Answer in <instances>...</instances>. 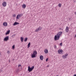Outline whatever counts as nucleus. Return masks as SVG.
I'll use <instances>...</instances> for the list:
<instances>
[{
	"label": "nucleus",
	"instance_id": "ddd939ff",
	"mask_svg": "<svg viewBox=\"0 0 76 76\" xmlns=\"http://www.w3.org/2000/svg\"><path fill=\"white\" fill-rule=\"evenodd\" d=\"M45 53V54H47L48 53V49H45L44 51Z\"/></svg>",
	"mask_w": 76,
	"mask_h": 76
},
{
	"label": "nucleus",
	"instance_id": "b1692460",
	"mask_svg": "<svg viewBox=\"0 0 76 76\" xmlns=\"http://www.w3.org/2000/svg\"><path fill=\"white\" fill-rule=\"evenodd\" d=\"M54 48H57V46H56V45H55L54 46Z\"/></svg>",
	"mask_w": 76,
	"mask_h": 76
},
{
	"label": "nucleus",
	"instance_id": "f03ea898",
	"mask_svg": "<svg viewBox=\"0 0 76 76\" xmlns=\"http://www.w3.org/2000/svg\"><path fill=\"white\" fill-rule=\"evenodd\" d=\"M37 52L36 50H34L33 52V53L31 55L32 58H35L36 57V55L37 54Z\"/></svg>",
	"mask_w": 76,
	"mask_h": 76
},
{
	"label": "nucleus",
	"instance_id": "4468645a",
	"mask_svg": "<svg viewBox=\"0 0 76 76\" xmlns=\"http://www.w3.org/2000/svg\"><path fill=\"white\" fill-rule=\"evenodd\" d=\"M40 58L41 60H42L44 59V57H43V56H40Z\"/></svg>",
	"mask_w": 76,
	"mask_h": 76
},
{
	"label": "nucleus",
	"instance_id": "9b49d317",
	"mask_svg": "<svg viewBox=\"0 0 76 76\" xmlns=\"http://www.w3.org/2000/svg\"><path fill=\"white\" fill-rule=\"evenodd\" d=\"M66 32H69V27H68V26L66 27Z\"/></svg>",
	"mask_w": 76,
	"mask_h": 76
},
{
	"label": "nucleus",
	"instance_id": "c756f323",
	"mask_svg": "<svg viewBox=\"0 0 76 76\" xmlns=\"http://www.w3.org/2000/svg\"><path fill=\"white\" fill-rule=\"evenodd\" d=\"M2 72V70L1 69H0V73H1Z\"/></svg>",
	"mask_w": 76,
	"mask_h": 76
},
{
	"label": "nucleus",
	"instance_id": "423d86ee",
	"mask_svg": "<svg viewBox=\"0 0 76 76\" xmlns=\"http://www.w3.org/2000/svg\"><path fill=\"white\" fill-rule=\"evenodd\" d=\"M68 56V54L66 53V54L63 55L62 56V57H63V58H64V59L66 58H67V56Z\"/></svg>",
	"mask_w": 76,
	"mask_h": 76
},
{
	"label": "nucleus",
	"instance_id": "2eb2a0df",
	"mask_svg": "<svg viewBox=\"0 0 76 76\" xmlns=\"http://www.w3.org/2000/svg\"><path fill=\"white\" fill-rule=\"evenodd\" d=\"M20 15H19V14H18L17 15V16L16 17V19H19L20 18Z\"/></svg>",
	"mask_w": 76,
	"mask_h": 76
},
{
	"label": "nucleus",
	"instance_id": "a878e982",
	"mask_svg": "<svg viewBox=\"0 0 76 76\" xmlns=\"http://www.w3.org/2000/svg\"><path fill=\"white\" fill-rule=\"evenodd\" d=\"M48 58H47L46 59V61H48Z\"/></svg>",
	"mask_w": 76,
	"mask_h": 76
},
{
	"label": "nucleus",
	"instance_id": "9d476101",
	"mask_svg": "<svg viewBox=\"0 0 76 76\" xmlns=\"http://www.w3.org/2000/svg\"><path fill=\"white\" fill-rule=\"evenodd\" d=\"M3 25L5 26H7V23L6 22H4L3 23Z\"/></svg>",
	"mask_w": 76,
	"mask_h": 76
},
{
	"label": "nucleus",
	"instance_id": "f3484780",
	"mask_svg": "<svg viewBox=\"0 0 76 76\" xmlns=\"http://www.w3.org/2000/svg\"><path fill=\"white\" fill-rule=\"evenodd\" d=\"M26 5L25 4H23V6L22 7L23 8V9H25V8H26Z\"/></svg>",
	"mask_w": 76,
	"mask_h": 76
},
{
	"label": "nucleus",
	"instance_id": "20e7f679",
	"mask_svg": "<svg viewBox=\"0 0 76 76\" xmlns=\"http://www.w3.org/2000/svg\"><path fill=\"white\" fill-rule=\"evenodd\" d=\"M41 29H42V27L40 26V27H39L38 28H37L36 30L35 31L36 32H38L39 31L41 30Z\"/></svg>",
	"mask_w": 76,
	"mask_h": 76
},
{
	"label": "nucleus",
	"instance_id": "dca6fc26",
	"mask_svg": "<svg viewBox=\"0 0 76 76\" xmlns=\"http://www.w3.org/2000/svg\"><path fill=\"white\" fill-rule=\"evenodd\" d=\"M20 40H21V41L22 42H23V38L22 37H21L20 38Z\"/></svg>",
	"mask_w": 76,
	"mask_h": 76
},
{
	"label": "nucleus",
	"instance_id": "72a5a7b5",
	"mask_svg": "<svg viewBox=\"0 0 76 76\" xmlns=\"http://www.w3.org/2000/svg\"><path fill=\"white\" fill-rule=\"evenodd\" d=\"M10 60H9V63H10Z\"/></svg>",
	"mask_w": 76,
	"mask_h": 76
},
{
	"label": "nucleus",
	"instance_id": "6ab92c4d",
	"mask_svg": "<svg viewBox=\"0 0 76 76\" xmlns=\"http://www.w3.org/2000/svg\"><path fill=\"white\" fill-rule=\"evenodd\" d=\"M30 45H31V43L29 42V43H28V47H27L28 48L29 47H30Z\"/></svg>",
	"mask_w": 76,
	"mask_h": 76
},
{
	"label": "nucleus",
	"instance_id": "c85d7f7f",
	"mask_svg": "<svg viewBox=\"0 0 76 76\" xmlns=\"http://www.w3.org/2000/svg\"><path fill=\"white\" fill-rule=\"evenodd\" d=\"M21 66H22L21 65H19L18 66V67H21Z\"/></svg>",
	"mask_w": 76,
	"mask_h": 76
},
{
	"label": "nucleus",
	"instance_id": "aec40b11",
	"mask_svg": "<svg viewBox=\"0 0 76 76\" xmlns=\"http://www.w3.org/2000/svg\"><path fill=\"white\" fill-rule=\"evenodd\" d=\"M24 41L25 42H26V41H28V38L26 37V38L25 39H24Z\"/></svg>",
	"mask_w": 76,
	"mask_h": 76
},
{
	"label": "nucleus",
	"instance_id": "a211bd4d",
	"mask_svg": "<svg viewBox=\"0 0 76 76\" xmlns=\"http://www.w3.org/2000/svg\"><path fill=\"white\" fill-rule=\"evenodd\" d=\"M20 72V69H17L16 71V73H18V72Z\"/></svg>",
	"mask_w": 76,
	"mask_h": 76
},
{
	"label": "nucleus",
	"instance_id": "f8f14e48",
	"mask_svg": "<svg viewBox=\"0 0 76 76\" xmlns=\"http://www.w3.org/2000/svg\"><path fill=\"white\" fill-rule=\"evenodd\" d=\"M10 30L8 31L5 34V35H8V34H10Z\"/></svg>",
	"mask_w": 76,
	"mask_h": 76
},
{
	"label": "nucleus",
	"instance_id": "f257e3e1",
	"mask_svg": "<svg viewBox=\"0 0 76 76\" xmlns=\"http://www.w3.org/2000/svg\"><path fill=\"white\" fill-rule=\"evenodd\" d=\"M62 33L63 32L62 31H60L57 33V35H56L55 36L54 39L55 41H57V40H58L60 39V36L62 34Z\"/></svg>",
	"mask_w": 76,
	"mask_h": 76
},
{
	"label": "nucleus",
	"instance_id": "2f4dec72",
	"mask_svg": "<svg viewBox=\"0 0 76 76\" xmlns=\"http://www.w3.org/2000/svg\"><path fill=\"white\" fill-rule=\"evenodd\" d=\"M76 34H75V38H76Z\"/></svg>",
	"mask_w": 76,
	"mask_h": 76
},
{
	"label": "nucleus",
	"instance_id": "4be33fe9",
	"mask_svg": "<svg viewBox=\"0 0 76 76\" xmlns=\"http://www.w3.org/2000/svg\"><path fill=\"white\" fill-rule=\"evenodd\" d=\"M61 4H58V6L59 7H61Z\"/></svg>",
	"mask_w": 76,
	"mask_h": 76
},
{
	"label": "nucleus",
	"instance_id": "39448f33",
	"mask_svg": "<svg viewBox=\"0 0 76 76\" xmlns=\"http://www.w3.org/2000/svg\"><path fill=\"white\" fill-rule=\"evenodd\" d=\"M9 39V36H7L5 37L4 39V41H8Z\"/></svg>",
	"mask_w": 76,
	"mask_h": 76
},
{
	"label": "nucleus",
	"instance_id": "393cba45",
	"mask_svg": "<svg viewBox=\"0 0 76 76\" xmlns=\"http://www.w3.org/2000/svg\"><path fill=\"white\" fill-rule=\"evenodd\" d=\"M60 45H61V46H62V45H63L62 42L60 43Z\"/></svg>",
	"mask_w": 76,
	"mask_h": 76
},
{
	"label": "nucleus",
	"instance_id": "7ed1b4c3",
	"mask_svg": "<svg viewBox=\"0 0 76 76\" xmlns=\"http://www.w3.org/2000/svg\"><path fill=\"white\" fill-rule=\"evenodd\" d=\"M34 66H32L31 68L30 67V66H28V71L29 72H32V70H33L34 69Z\"/></svg>",
	"mask_w": 76,
	"mask_h": 76
},
{
	"label": "nucleus",
	"instance_id": "bb28decb",
	"mask_svg": "<svg viewBox=\"0 0 76 76\" xmlns=\"http://www.w3.org/2000/svg\"><path fill=\"white\" fill-rule=\"evenodd\" d=\"M13 17H16V15L15 14H14L13 15Z\"/></svg>",
	"mask_w": 76,
	"mask_h": 76
},
{
	"label": "nucleus",
	"instance_id": "7c9ffc66",
	"mask_svg": "<svg viewBox=\"0 0 76 76\" xmlns=\"http://www.w3.org/2000/svg\"><path fill=\"white\" fill-rule=\"evenodd\" d=\"M14 36H15V34H13V35H12V37H14Z\"/></svg>",
	"mask_w": 76,
	"mask_h": 76
},
{
	"label": "nucleus",
	"instance_id": "1a4fd4ad",
	"mask_svg": "<svg viewBox=\"0 0 76 76\" xmlns=\"http://www.w3.org/2000/svg\"><path fill=\"white\" fill-rule=\"evenodd\" d=\"M19 23H18V22H15L13 24L14 26H15V25H19Z\"/></svg>",
	"mask_w": 76,
	"mask_h": 76
},
{
	"label": "nucleus",
	"instance_id": "473e14b6",
	"mask_svg": "<svg viewBox=\"0 0 76 76\" xmlns=\"http://www.w3.org/2000/svg\"><path fill=\"white\" fill-rule=\"evenodd\" d=\"M49 67V65L47 66V67Z\"/></svg>",
	"mask_w": 76,
	"mask_h": 76
},
{
	"label": "nucleus",
	"instance_id": "6e6552de",
	"mask_svg": "<svg viewBox=\"0 0 76 76\" xmlns=\"http://www.w3.org/2000/svg\"><path fill=\"white\" fill-rule=\"evenodd\" d=\"M63 52V50H58V52L59 54H61L62 53V52Z\"/></svg>",
	"mask_w": 76,
	"mask_h": 76
},
{
	"label": "nucleus",
	"instance_id": "cd10ccee",
	"mask_svg": "<svg viewBox=\"0 0 76 76\" xmlns=\"http://www.w3.org/2000/svg\"><path fill=\"white\" fill-rule=\"evenodd\" d=\"M7 54H9V53H10V52H9V50H8L7 51Z\"/></svg>",
	"mask_w": 76,
	"mask_h": 76
},
{
	"label": "nucleus",
	"instance_id": "412c9836",
	"mask_svg": "<svg viewBox=\"0 0 76 76\" xmlns=\"http://www.w3.org/2000/svg\"><path fill=\"white\" fill-rule=\"evenodd\" d=\"M19 15L20 17H22V16H23V14H19Z\"/></svg>",
	"mask_w": 76,
	"mask_h": 76
},
{
	"label": "nucleus",
	"instance_id": "0eeeda50",
	"mask_svg": "<svg viewBox=\"0 0 76 76\" xmlns=\"http://www.w3.org/2000/svg\"><path fill=\"white\" fill-rule=\"evenodd\" d=\"M7 4V3L6 2H4L2 3V6H3L4 7H6V6Z\"/></svg>",
	"mask_w": 76,
	"mask_h": 76
},
{
	"label": "nucleus",
	"instance_id": "5701e85b",
	"mask_svg": "<svg viewBox=\"0 0 76 76\" xmlns=\"http://www.w3.org/2000/svg\"><path fill=\"white\" fill-rule=\"evenodd\" d=\"M12 48H13V49H14V48H15V45H14L12 46Z\"/></svg>",
	"mask_w": 76,
	"mask_h": 76
}]
</instances>
